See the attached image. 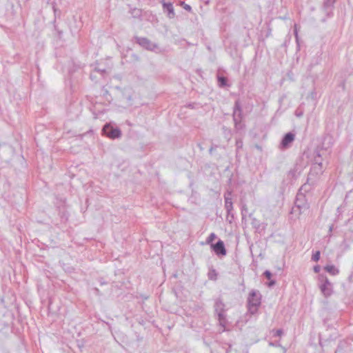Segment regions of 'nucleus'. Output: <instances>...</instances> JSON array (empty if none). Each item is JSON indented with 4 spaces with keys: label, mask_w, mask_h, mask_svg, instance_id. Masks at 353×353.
<instances>
[{
    "label": "nucleus",
    "mask_w": 353,
    "mask_h": 353,
    "mask_svg": "<svg viewBox=\"0 0 353 353\" xmlns=\"http://www.w3.org/2000/svg\"><path fill=\"white\" fill-rule=\"evenodd\" d=\"M211 248L217 255L225 256L226 254L224 243L221 240H219L215 244H211Z\"/></svg>",
    "instance_id": "423d86ee"
},
{
    "label": "nucleus",
    "mask_w": 353,
    "mask_h": 353,
    "mask_svg": "<svg viewBox=\"0 0 353 353\" xmlns=\"http://www.w3.org/2000/svg\"><path fill=\"white\" fill-rule=\"evenodd\" d=\"M99 72H101L102 73L103 72V70H99Z\"/></svg>",
    "instance_id": "f704fd0d"
},
{
    "label": "nucleus",
    "mask_w": 353,
    "mask_h": 353,
    "mask_svg": "<svg viewBox=\"0 0 353 353\" xmlns=\"http://www.w3.org/2000/svg\"><path fill=\"white\" fill-rule=\"evenodd\" d=\"M320 289L325 296H329L332 294V283L330 282V281L325 278L323 283H322L320 285Z\"/></svg>",
    "instance_id": "0eeeda50"
},
{
    "label": "nucleus",
    "mask_w": 353,
    "mask_h": 353,
    "mask_svg": "<svg viewBox=\"0 0 353 353\" xmlns=\"http://www.w3.org/2000/svg\"><path fill=\"white\" fill-rule=\"evenodd\" d=\"M216 238V236L214 233H211L209 236L206 239L207 244H212V242Z\"/></svg>",
    "instance_id": "f3484780"
},
{
    "label": "nucleus",
    "mask_w": 353,
    "mask_h": 353,
    "mask_svg": "<svg viewBox=\"0 0 353 353\" xmlns=\"http://www.w3.org/2000/svg\"><path fill=\"white\" fill-rule=\"evenodd\" d=\"M241 110L240 108H237L234 110L233 114V120L234 122L235 128L236 129H240L241 126Z\"/></svg>",
    "instance_id": "9d476101"
},
{
    "label": "nucleus",
    "mask_w": 353,
    "mask_h": 353,
    "mask_svg": "<svg viewBox=\"0 0 353 353\" xmlns=\"http://www.w3.org/2000/svg\"><path fill=\"white\" fill-rule=\"evenodd\" d=\"M214 307L215 313L217 315H219V314H225V305L224 304V303L223 302V301L221 299H216Z\"/></svg>",
    "instance_id": "1a4fd4ad"
},
{
    "label": "nucleus",
    "mask_w": 353,
    "mask_h": 353,
    "mask_svg": "<svg viewBox=\"0 0 353 353\" xmlns=\"http://www.w3.org/2000/svg\"><path fill=\"white\" fill-rule=\"evenodd\" d=\"M184 8L187 10H191V7L189 6V5H186Z\"/></svg>",
    "instance_id": "c85d7f7f"
},
{
    "label": "nucleus",
    "mask_w": 353,
    "mask_h": 353,
    "mask_svg": "<svg viewBox=\"0 0 353 353\" xmlns=\"http://www.w3.org/2000/svg\"><path fill=\"white\" fill-rule=\"evenodd\" d=\"M103 132L111 139L119 138L121 131L118 128H113L109 124H105L103 128Z\"/></svg>",
    "instance_id": "39448f33"
},
{
    "label": "nucleus",
    "mask_w": 353,
    "mask_h": 353,
    "mask_svg": "<svg viewBox=\"0 0 353 353\" xmlns=\"http://www.w3.org/2000/svg\"><path fill=\"white\" fill-rule=\"evenodd\" d=\"M275 285V281L274 280H270V283H268V285L270 287H272Z\"/></svg>",
    "instance_id": "bb28decb"
},
{
    "label": "nucleus",
    "mask_w": 353,
    "mask_h": 353,
    "mask_svg": "<svg viewBox=\"0 0 353 353\" xmlns=\"http://www.w3.org/2000/svg\"><path fill=\"white\" fill-rule=\"evenodd\" d=\"M261 295L259 291L252 290L248 298V309L250 313L254 314L261 305Z\"/></svg>",
    "instance_id": "f257e3e1"
},
{
    "label": "nucleus",
    "mask_w": 353,
    "mask_h": 353,
    "mask_svg": "<svg viewBox=\"0 0 353 353\" xmlns=\"http://www.w3.org/2000/svg\"><path fill=\"white\" fill-rule=\"evenodd\" d=\"M332 228H333V226H332V225L330 227V230H330V232H332Z\"/></svg>",
    "instance_id": "7c9ffc66"
},
{
    "label": "nucleus",
    "mask_w": 353,
    "mask_h": 353,
    "mask_svg": "<svg viewBox=\"0 0 353 353\" xmlns=\"http://www.w3.org/2000/svg\"><path fill=\"white\" fill-rule=\"evenodd\" d=\"M188 106H189V107H190V108H194V105H192V104H189V105H188Z\"/></svg>",
    "instance_id": "2f4dec72"
},
{
    "label": "nucleus",
    "mask_w": 353,
    "mask_h": 353,
    "mask_svg": "<svg viewBox=\"0 0 353 353\" xmlns=\"http://www.w3.org/2000/svg\"><path fill=\"white\" fill-rule=\"evenodd\" d=\"M99 72H101L102 73L103 72V70H99Z\"/></svg>",
    "instance_id": "72a5a7b5"
},
{
    "label": "nucleus",
    "mask_w": 353,
    "mask_h": 353,
    "mask_svg": "<svg viewBox=\"0 0 353 353\" xmlns=\"http://www.w3.org/2000/svg\"><path fill=\"white\" fill-rule=\"evenodd\" d=\"M252 225L254 228L259 229L260 228L261 223L259 220L254 217L252 219Z\"/></svg>",
    "instance_id": "a211bd4d"
},
{
    "label": "nucleus",
    "mask_w": 353,
    "mask_h": 353,
    "mask_svg": "<svg viewBox=\"0 0 353 353\" xmlns=\"http://www.w3.org/2000/svg\"><path fill=\"white\" fill-rule=\"evenodd\" d=\"M137 43L143 48L152 51L159 52V48L157 44L152 43L150 40L145 37H135Z\"/></svg>",
    "instance_id": "f03ea898"
},
{
    "label": "nucleus",
    "mask_w": 353,
    "mask_h": 353,
    "mask_svg": "<svg viewBox=\"0 0 353 353\" xmlns=\"http://www.w3.org/2000/svg\"><path fill=\"white\" fill-rule=\"evenodd\" d=\"M304 197V195L301 193L299 192L297 194L295 206L293 208V210H295V208H297L300 210V213H302L308 209L309 205L305 201Z\"/></svg>",
    "instance_id": "7ed1b4c3"
},
{
    "label": "nucleus",
    "mask_w": 353,
    "mask_h": 353,
    "mask_svg": "<svg viewBox=\"0 0 353 353\" xmlns=\"http://www.w3.org/2000/svg\"><path fill=\"white\" fill-rule=\"evenodd\" d=\"M264 275L268 280L271 279L272 273L269 270H265L264 272Z\"/></svg>",
    "instance_id": "412c9836"
},
{
    "label": "nucleus",
    "mask_w": 353,
    "mask_h": 353,
    "mask_svg": "<svg viewBox=\"0 0 353 353\" xmlns=\"http://www.w3.org/2000/svg\"><path fill=\"white\" fill-rule=\"evenodd\" d=\"M314 169H319L320 171H321V169L323 168V163L321 161V154L319 152L316 153V155L314 157Z\"/></svg>",
    "instance_id": "f8f14e48"
},
{
    "label": "nucleus",
    "mask_w": 353,
    "mask_h": 353,
    "mask_svg": "<svg viewBox=\"0 0 353 353\" xmlns=\"http://www.w3.org/2000/svg\"><path fill=\"white\" fill-rule=\"evenodd\" d=\"M232 192L231 191H227L224 194V199L225 201H226V198L232 199Z\"/></svg>",
    "instance_id": "5701e85b"
},
{
    "label": "nucleus",
    "mask_w": 353,
    "mask_h": 353,
    "mask_svg": "<svg viewBox=\"0 0 353 353\" xmlns=\"http://www.w3.org/2000/svg\"><path fill=\"white\" fill-rule=\"evenodd\" d=\"M217 316H218V321H219V325L222 327V329L221 330V332H224L226 330L225 325L228 322V321L226 319V316L225 314H219V315H217Z\"/></svg>",
    "instance_id": "9b49d317"
},
{
    "label": "nucleus",
    "mask_w": 353,
    "mask_h": 353,
    "mask_svg": "<svg viewBox=\"0 0 353 353\" xmlns=\"http://www.w3.org/2000/svg\"><path fill=\"white\" fill-rule=\"evenodd\" d=\"M335 3V0H325L323 3V7L325 10L332 8Z\"/></svg>",
    "instance_id": "2eb2a0df"
},
{
    "label": "nucleus",
    "mask_w": 353,
    "mask_h": 353,
    "mask_svg": "<svg viewBox=\"0 0 353 353\" xmlns=\"http://www.w3.org/2000/svg\"><path fill=\"white\" fill-rule=\"evenodd\" d=\"M295 139V134L292 132H288L283 137L279 148L281 150L288 149Z\"/></svg>",
    "instance_id": "20e7f679"
},
{
    "label": "nucleus",
    "mask_w": 353,
    "mask_h": 353,
    "mask_svg": "<svg viewBox=\"0 0 353 353\" xmlns=\"http://www.w3.org/2000/svg\"><path fill=\"white\" fill-rule=\"evenodd\" d=\"M304 187H305V185H304L303 186H301V190Z\"/></svg>",
    "instance_id": "473e14b6"
},
{
    "label": "nucleus",
    "mask_w": 353,
    "mask_h": 353,
    "mask_svg": "<svg viewBox=\"0 0 353 353\" xmlns=\"http://www.w3.org/2000/svg\"><path fill=\"white\" fill-rule=\"evenodd\" d=\"M209 152H210V154L212 153V152H213V148L212 147L209 150Z\"/></svg>",
    "instance_id": "c756f323"
},
{
    "label": "nucleus",
    "mask_w": 353,
    "mask_h": 353,
    "mask_svg": "<svg viewBox=\"0 0 353 353\" xmlns=\"http://www.w3.org/2000/svg\"><path fill=\"white\" fill-rule=\"evenodd\" d=\"M163 9L164 12H168V17L170 19H173L175 16L174 7L172 3H166L164 1H161Z\"/></svg>",
    "instance_id": "6e6552de"
},
{
    "label": "nucleus",
    "mask_w": 353,
    "mask_h": 353,
    "mask_svg": "<svg viewBox=\"0 0 353 353\" xmlns=\"http://www.w3.org/2000/svg\"><path fill=\"white\" fill-rule=\"evenodd\" d=\"M282 334V330H277L276 331L275 336H280Z\"/></svg>",
    "instance_id": "393cba45"
},
{
    "label": "nucleus",
    "mask_w": 353,
    "mask_h": 353,
    "mask_svg": "<svg viewBox=\"0 0 353 353\" xmlns=\"http://www.w3.org/2000/svg\"><path fill=\"white\" fill-rule=\"evenodd\" d=\"M247 211H248L247 206L245 205H243L241 208V215H242L243 219L245 218V213L247 212Z\"/></svg>",
    "instance_id": "aec40b11"
},
{
    "label": "nucleus",
    "mask_w": 353,
    "mask_h": 353,
    "mask_svg": "<svg viewBox=\"0 0 353 353\" xmlns=\"http://www.w3.org/2000/svg\"><path fill=\"white\" fill-rule=\"evenodd\" d=\"M320 270H321V267H320L319 265H315V266L314 267V272H316V273L319 272H320Z\"/></svg>",
    "instance_id": "b1692460"
},
{
    "label": "nucleus",
    "mask_w": 353,
    "mask_h": 353,
    "mask_svg": "<svg viewBox=\"0 0 353 353\" xmlns=\"http://www.w3.org/2000/svg\"><path fill=\"white\" fill-rule=\"evenodd\" d=\"M227 78L224 77H218V82L220 87H224L227 85Z\"/></svg>",
    "instance_id": "dca6fc26"
},
{
    "label": "nucleus",
    "mask_w": 353,
    "mask_h": 353,
    "mask_svg": "<svg viewBox=\"0 0 353 353\" xmlns=\"http://www.w3.org/2000/svg\"><path fill=\"white\" fill-rule=\"evenodd\" d=\"M242 145H243V143L241 141H236V146L237 148H241L242 147Z\"/></svg>",
    "instance_id": "a878e982"
},
{
    "label": "nucleus",
    "mask_w": 353,
    "mask_h": 353,
    "mask_svg": "<svg viewBox=\"0 0 353 353\" xmlns=\"http://www.w3.org/2000/svg\"><path fill=\"white\" fill-rule=\"evenodd\" d=\"M321 253L319 251H316L312 256V260L314 261H318L320 259Z\"/></svg>",
    "instance_id": "6ab92c4d"
},
{
    "label": "nucleus",
    "mask_w": 353,
    "mask_h": 353,
    "mask_svg": "<svg viewBox=\"0 0 353 353\" xmlns=\"http://www.w3.org/2000/svg\"><path fill=\"white\" fill-rule=\"evenodd\" d=\"M325 270L331 275L335 276L339 273V270L333 265H328L325 267Z\"/></svg>",
    "instance_id": "ddd939ff"
},
{
    "label": "nucleus",
    "mask_w": 353,
    "mask_h": 353,
    "mask_svg": "<svg viewBox=\"0 0 353 353\" xmlns=\"http://www.w3.org/2000/svg\"><path fill=\"white\" fill-rule=\"evenodd\" d=\"M296 115L298 117H300L303 115V113L301 112H299L298 111H296Z\"/></svg>",
    "instance_id": "cd10ccee"
},
{
    "label": "nucleus",
    "mask_w": 353,
    "mask_h": 353,
    "mask_svg": "<svg viewBox=\"0 0 353 353\" xmlns=\"http://www.w3.org/2000/svg\"><path fill=\"white\" fill-rule=\"evenodd\" d=\"M225 208L227 212L230 214L233 209L232 199L226 198V201H225Z\"/></svg>",
    "instance_id": "4468645a"
},
{
    "label": "nucleus",
    "mask_w": 353,
    "mask_h": 353,
    "mask_svg": "<svg viewBox=\"0 0 353 353\" xmlns=\"http://www.w3.org/2000/svg\"><path fill=\"white\" fill-rule=\"evenodd\" d=\"M294 36L296 38V42H298L299 36H298V30H297V25L296 24L294 25Z\"/></svg>",
    "instance_id": "4be33fe9"
}]
</instances>
